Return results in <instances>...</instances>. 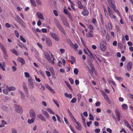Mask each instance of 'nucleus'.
<instances>
[{
    "mask_svg": "<svg viewBox=\"0 0 133 133\" xmlns=\"http://www.w3.org/2000/svg\"><path fill=\"white\" fill-rule=\"evenodd\" d=\"M54 22L57 28L64 35L66 34L65 31L62 25H61L59 22L56 19L54 20Z\"/></svg>",
    "mask_w": 133,
    "mask_h": 133,
    "instance_id": "f257e3e1",
    "label": "nucleus"
},
{
    "mask_svg": "<svg viewBox=\"0 0 133 133\" xmlns=\"http://www.w3.org/2000/svg\"><path fill=\"white\" fill-rule=\"evenodd\" d=\"M0 48L4 54V57L5 59H7L8 58V56L5 48L2 44L0 43Z\"/></svg>",
    "mask_w": 133,
    "mask_h": 133,
    "instance_id": "f03ea898",
    "label": "nucleus"
},
{
    "mask_svg": "<svg viewBox=\"0 0 133 133\" xmlns=\"http://www.w3.org/2000/svg\"><path fill=\"white\" fill-rule=\"evenodd\" d=\"M16 18L18 20L17 22L20 24L23 27L25 28L26 26V25L24 22L21 19L18 15L16 16Z\"/></svg>",
    "mask_w": 133,
    "mask_h": 133,
    "instance_id": "7ed1b4c3",
    "label": "nucleus"
},
{
    "mask_svg": "<svg viewBox=\"0 0 133 133\" xmlns=\"http://www.w3.org/2000/svg\"><path fill=\"white\" fill-rule=\"evenodd\" d=\"M14 107L15 108V111L18 113L21 114L23 112L22 107L19 105L15 104L14 105Z\"/></svg>",
    "mask_w": 133,
    "mask_h": 133,
    "instance_id": "20e7f679",
    "label": "nucleus"
},
{
    "mask_svg": "<svg viewBox=\"0 0 133 133\" xmlns=\"http://www.w3.org/2000/svg\"><path fill=\"white\" fill-rule=\"evenodd\" d=\"M108 11L110 16L111 19H116V16L114 15L112 13V10L110 9V7L109 6L107 7Z\"/></svg>",
    "mask_w": 133,
    "mask_h": 133,
    "instance_id": "39448f33",
    "label": "nucleus"
},
{
    "mask_svg": "<svg viewBox=\"0 0 133 133\" xmlns=\"http://www.w3.org/2000/svg\"><path fill=\"white\" fill-rule=\"evenodd\" d=\"M89 12L87 9L86 7L84 6L83 8V10L81 12V14L85 16H87L89 15Z\"/></svg>",
    "mask_w": 133,
    "mask_h": 133,
    "instance_id": "423d86ee",
    "label": "nucleus"
},
{
    "mask_svg": "<svg viewBox=\"0 0 133 133\" xmlns=\"http://www.w3.org/2000/svg\"><path fill=\"white\" fill-rule=\"evenodd\" d=\"M50 35L51 37L54 39L56 41H58L59 40V37L55 33L51 32Z\"/></svg>",
    "mask_w": 133,
    "mask_h": 133,
    "instance_id": "0eeeda50",
    "label": "nucleus"
},
{
    "mask_svg": "<svg viewBox=\"0 0 133 133\" xmlns=\"http://www.w3.org/2000/svg\"><path fill=\"white\" fill-rule=\"evenodd\" d=\"M30 116L34 118H35L36 115L35 111L31 109L30 111Z\"/></svg>",
    "mask_w": 133,
    "mask_h": 133,
    "instance_id": "6e6552de",
    "label": "nucleus"
},
{
    "mask_svg": "<svg viewBox=\"0 0 133 133\" xmlns=\"http://www.w3.org/2000/svg\"><path fill=\"white\" fill-rule=\"evenodd\" d=\"M100 47L101 50L102 51H105L107 49V47L102 43H100Z\"/></svg>",
    "mask_w": 133,
    "mask_h": 133,
    "instance_id": "1a4fd4ad",
    "label": "nucleus"
},
{
    "mask_svg": "<svg viewBox=\"0 0 133 133\" xmlns=\"http://www.w3.org/2000/svg\"><path fill=\"white\" fill-rule=\"evenodd\" d=\"M44 54L45 58L49 62H51V58L50 55L48 52H44Z\"/></svg>",
    "mask_w": 133,
    "mask_h": 133,
    "instance_id": "9d476101",
    "label": "nucleus"
},
{
    "mask_svg": "<svg viewBox=\"0 0 133 133\" xmlns=\"http://www.w3.org/2000/svg\"><path fill=\"white\" fill-rule=\"evenodd\" d=\"M132 62H129L126 68L127 70L129 71H130L132 68Z\"/></svg>",
    "mask_w": 133,
    "mask_h": 133,
    "instance_id": "9b49d317",
    "label": "nucleus"
},
{
    "mask_svg": "<svg viewBox=\"0 0 133 133\" xmlns=\"http://www.w3.org/2000/svg\"><path fill=\"white\" fill-rule=\"evenodd\" d=\"M45 40L47 45L49 46H52V43L50 39L49 38H46Z\"/></svg>",
    "mask_w": 133,
    "mask_h": 133,
    "instance_id": "f8f14e48",
    "label": "nucleus"
},
{
    "mask_svg": "<svg viewBox=\"0 0 133 133\" xmlns=\"http://www.w3.org/2000/svg\"><path fill=\"white\" fill-rule=\"evenodd\" d=\"M90 32H88L86 34L87 37L89 38L93 37H94L93 31L92 30H90Z\"/></svg>",
    "mask_w": 133,
    "mask_h": 133,
    "instance_id": "ddd939ff",
    "label": "nucleus"
},
{
    "mask_svg": "<svg viewBox=\"0 0 133 133\" xmlns=\"http://www.w3.org/2000/svg\"><path fill=\"white\" fill-rule=\"evenodd\" d=\"M28 84L29 85L30 88L31 89H33L34 88V83L32 80L30 79H29L28 81Z\"/></svg>",
    "mask_w": 133,
    "mask_h": 133,
    "instance_id": "4468645a",
    "label": "nucleus"
},
{
    "mask_svg": "<svg viewBox=\"0 0 133 133\" xmlns=\"http://www.w3.org/2000/svg\"><path fill=\"white\" fill-rule=\"evenodd\" d=\"M37 117L41 119L42 121H46V118L42 115L38 114L37 115Z\"/></svg>",
    "mask_w": 133,
    "mask_h": 133,
    "instance_id": "2eb2a0df",
    "label": "nucleus"
},
{
    "mask_svg": "<svg viewBox=\"0 0 133 133\" xmlns=\"http://www.w3.org/2000/svg\"><path fill=\"white\" fill-rule=\"evenodd\" d=\"M87 50L88 52V54H87L88 56L91 58H94V55L93 53L89 49H87Z\"/></svg>",
    "mask_w": 133,
    "mask_h": 133,
    "instance_id": "dca6fc26",
    "label": "nucleus"
},
{
    "mask_svg": "<svg viewBox=\"0 0 133 133\" xmlns=\"http://www.w3.org/2000/svg\"><path fill=\"white\" fill-rule=\"evenodd\" d=\"M6 88L8 91H11L15 90H16L15 88L13 86L9 87L8 86H7Z\"/></svg>",
    "mask_w": 133,
    "mask_h": 133,
    "instance_id": "f3484780",
    "label": "nucleus"
},
{
    "mask_svg": "<svg viewBox=\"0 0 133 133\" xmlns=\"http://www.w3.org/2000/svg\"><path fill=\"white\" fill-rule=\"evenodd\" d=\"M77 3L78 5V8L81 9H82L83 8V5H82V3L81 1H78L77 2Z\"/></svg>",
    "mask_w": 133,
    "mask_h": 133,
    "instance_id": "a211bd4d",
    "label": "nucleus"
},
{
    "mask_svg": "<svg viewBox=\"0 0 133 133\" xmlns=\"http://www.w3.org/2000/svg\"><path fill=\"white\" fill-rule=\"evenodd\" d=\"M109 4L110 5H111V6H112V8L113 9V10L115 12H118V11H119L118 10L116 9V6L112 2V3H111L110 4Z\"/></svg>",
    "mask_w": 133,
    "mask_h": 133,
    "instance_id": "6ab92c4d",
    "label": "nucleus"
},
{
    "mask_svg": "<svg viewBox=\"0 0 133 133\" xmlns=\"http://www.w3.org/2000/svg\"><path fill=\"white\" fill-rule=\"evenodd\" d=\"M37 15L40 19L43 20L44 19V17L42 14L39 12H38L37 13Z\"/></svg>",
    "mask_w": 133,
    "mask_h": 133,
    "instance_id": "aec40b11",
    "label": "nucleus"
},
{
    "mask_svg": "<svg viewBox=\"0 0 133 133\" xmlns=\"http://www.w3.org/2000/svg\"><path fill=\"white\" fill-rule=\"evenodd\" d=\"M23 87L25 93L28 94V89L26 86V84L25 83L23 82Z\"/></svg>",
    "mask_w": 133,
    "mask_h": 133,
    "instance_id": "412c9836",
    "label": "nucleus"
},
{
    "mask_svg": "<svg viewBox=\"0 0 133 133\" xmlns=\"http://www.w3.org/2000/svg\"><path fill=\"white\" fill-rule=\"evenodd\" d=\"M17 60L18 61L23 64H24L25 63V61L23 58L18 57Z\"/></svg>",
    "mask_w": 133,
    "mask_h": 133,
    "instance_id": "4be33fe9",
    "label": "nucleus"
},
{
    "mask_svg": "<svg viewBox=\"0 0 133 133\" xmlns=\"http://www.w3.org/2000/svg\"><path fill=\"white\" fill-rule=\"evenodd\" d=\"M63 24L66 27H68L69 28H70V26L68 24V22L66 20H64L63 21Z\"/></svg>",
    "mask_w": 133,
    "mask_h": 133,
    "instance_id": "5701e85b",
    "label": "nucleus"
},
{
    "mask_svg": "<svg viewBox=\"0 0 133 133\" xmlns=\"http://www.w3.org/2000/svg\"><path fill=\"white\" fill-rule=\"evenodd\" d=\"M71 43H72V48L74 49H75L76 51H77L78 50L77 49V48H78V46L77 44L75 43L74 44H73L71 42Z\"/></svg>",
    "mask_w": 133,
    "mask_h": 133,
    "instance_id": "b1692460",
    "label": "nucleus"
},
{
    "mask_svg": "<svg viewBox=\"0 0 133 133\" xmlns=\"http://www.w3.org/2000/svg\"><path fill=\"white\" fill-rule=\"evenodd\" d=\"M76 124L78 126H76V127L77 130H81L82 128V127L81 124L79 122H76Z\"/></svg>",
    "mask_w": 133,
    "mask_h": 133,
    "instance_id": "393cba45",
    "label": "nucleus"
},
{
    "mask_svg": "<svg viewBox=\"0 0 133 133\" xmlns=\"http://www.w3.org/2000/svg\"><path fill=\"white\" fill-rule=\"evenodd\" d=\"M10 51H11L12 53H13L14 54H15L16 55L18 56V52L15 49H11L10 50Z\"/></svg>",
    "mask_w": 133,
    "mask_h": 133,
    "instance_id": "a878e982",
    "label": "nucleus"
},
{
    "mask_svg": "<svg viewBox=\"0 0 133 133\" xmlns=\"http://www.w3.org/2000/svg\"><path fill=\"white\" fill-rule=\"evenodd\" d=\"M2 65L1 66V67L0 68H1L2 69V70L3 71H5V63L4 62H1Z\"/></svg>",
    "mask_w": 133,
    "mask_h": 133,
    "instance_id": "bb28decb",
    "label": "nucleus"
},
{
    "mask_svg": "<svg viewBox=\"0 0 133 133\" xmlns=\"http://www.w3.org/2000/svg\"><path fill=\"white\" fill-rule=\"evenodd\" d=\"M122 109L124 110H125L128 109V106L127 105L125 104H122Z\"/></svg>",
    "mask_w": 133,
    "mask_h": 133,
    "instance_id": "cd10ccee",
    "label": "nucleus"
},
{
    "mask_svg": "<svg viewBox=\"0 0 133 133\" xmlns=\"http://www.w3.org/2000/svg\"><path fill=\"white\" fill-rule=\"evenodd\" d=\"M35 119V118H32V119H28V123L30 124H31L34 123V120Z\"/></svg>",
    "mask_w": 133,
    "mask_h": 133,
    "instance_id": "c85d7f7f",
    "label": "nucleus"
},
{
    "mask_svg": "<svg viewBox=\"0 0 133 133\" xmlns=\"http://www.w3.org/2000/svg\"><path fill=\"white\" fill-rule=\"evenodd\" d=\"M115 111L117 117H120V115L118 110L117 109H116Z\"/></svg>",
    "mask_w": 133,
    "mask_h": 133,
    "instance_id": "c756f323",
    "label": "nucleus"
},
{
    "mask_svg": "<svg viewBox=\"0 0 133 133\" xmlns=\"http://www.w3.org/2000/svg\"><path fill=\"white\" fill-rule=\"evenodd\" d=\"M31 5L35 7L36 6V2L34 0H30Z\"/></svg>",
    "mask_w": 133,
    "mask_h": 133,
    "instance_id": "7c9ffc66",
    "label": "nucleus"
},
{
    "mask_svg": "<svg viewBox=\"0 0 133 133\" xmlns=\"http://www.w3.org/2000/svg\"><path fill=\"white\" fill-rule=\"evenodd\" d=\"M124 122L125 124V125L126 126H127V127L128 128V127H129L130 126V125L129 124V123H128L127 121L125 119H124Z\"/></svg>",
    "mask_w": 133,
    "mask_h": 133,
    "instance_id": "2f4dec72",
    "label": "nucleus"
},
{
    "mask_svg": "<svg viewBox=\"0 0 133 133\" xmlns=\"http://www.w3.org/2000/svg\"><path fill=\"white\" fill-rule=\"evenodd\" d=\"M106 40L107 42H109L110 40V36L108 34L106 35Z\"/></svg>",
    "mask_w": 133,
    "mask_h": 133,
    "instance_id": "473e14b6",
    "label": "nucleus"
},
{
    "mask_svg": "<svg viewBox=\"0 0 133 133\" xmlns=\"http://www.w3.org/2000/svg\"><path fill=\"white\" fill-rule=\"evenodd\" d=\"M79 71L78 69L77 68H75L74 70V73L76 75H77L78 74V72H79Z\"/></svg>",
    "mask_w": 133,
    "mask_h": 133,
    "instance_id": "72a5a7b5",
    "label": "nucleus"
},
{
    "mask_svg": "<svg viewBox=\"0 0 133 133\" xmlns=\"http://www.w3.org/2000/svg\"><path fill=\"white\" fill-rule=\"evenodd\" d=\"M20 39L24 43H25L26 42V41L25 39L23 37L21 36H20Z\"/></svg>",
    "mask_w": 133,
    "mask_h": 133,
    "instance_id": "f704fd0d",
    "label": "nucleus"
},
{
    "mask_svg": "<svg viewBox=\"0 0 133 133\" xmlns=\"http://www.w3.org/2000/svg\"><path fill=\"white\" fill-rule=\"evenodd\" d=\"M108 28L109 30H111L112 29V26L110 22H109L108 23Z\"/></svg>",
    "mask_w": 133,
    "mask_h": 133,
    "instance_id": "c9c22d12",
    "label": "nucleus"
},
{
    "mask_svg": "<svg viewBox=\"0 0 133 133\" xmlns=\"http://www.w3.org/2000/svg\"><path fill=\"white\" fill-rule=\"evenodd\" d=\"M92 23L95 25L97 24V22L96 19L95 18H93L92 21Z\"/></svg>",
    "mask_w": 133,
    "mask_h": 133,
    "instance_id": "e433bc0d",
    "label": "nucleus"
},
{
    "mask_svg": "<svg viewBox=\"0 0 133 133\" xmlns=\"http://www.w3.org/2000/svg\"><path fill=\"white\" fill-rule=\"evenodd\" d=\"M39 72L41 75L43 77H45V75L44 73V72L42 70H40L39 71Z\"/></svg>",
    "mask_w": 133,
    "mask_h": 133,
    "instance_id": "4c0bfd02",
    "label": "nucleus"
},
{
    "mask_svg": "<svg viewBox=\"0 0 133 133\" xmlns=\"http://www.w3.org/2000/svg\"><path fill=\"white\" fill-rule=\"evenodd\" d=\"M64 12L65 14L67 15H68L70 14L69 11L67 9H64Z\"/></svg>",
    "mask_w": 133,
    "mask_h": 133,
    "instance_id": "58836bf2",
    "label": "nucleus"
},
{
    "mask_svg": "<svg viewBox=\"0 0 133 133\" xmlns=\"http://www.w3.org/2000/svg\"><path fill=\"white\" fill-rule=\"evenodd\" d=\"M47 110L48 111L50 112V114H54V113L52 109L49 108H47Z\"/></svg>",
    "mask_w": 133,
    "mask_h": 133,
    "instance_id": "ea45409f",
    "label": "nucleus"
},
{
    "mask_svg": "<svg viewBox=\"0 0 133 133\" xmlns=\"http://www.w3.org/2000/svg\"><path fill=\"white\" fill-rule=\"evenodd\" d=\"M14 33L15 34L16 36L17 37H18L19 36V34L18 31L17 30H15L14 31Z\"/></svg>",
    "mask_w": 133,
    "mask_h": 133,
    "instance_id": "a19ab883",
    "label": "nucleus"
},
{
    "mask_svg": "<svg viewBox=\"0 0 133 133\" xmlns=\"http://www.w3.org/2000/svg\"><path fill=\"white\" fill-rule=\"evenodd\" d=\"M36 2L38 5H42V3L40 0H36Z\"/></svg>",
    "mask_w": 133,
    "mask_h": 133,
    "instance_id": "79ce46f5",
    "label": "nucleus"
},
{
    "mask_svg": "<svg viewBox=\"0 0 133 133\" xmlns=\"http://www.w3.org/2000/svg\"><path fill=\"white\" fill-rule=\"evenodd\" d=\"M85 68L87 69V70H88L90 74L91 73V70L90 69L89 66L87 65H86V66H85Z\"/></svg>",
    "mask_w": 133,
    "mask_h": 133,
    "instance_id": "37998d69",
    "label": "nucleus"
},
{
    "mask_svg": "<svg viewBox=\"0 0 133 133\" xmlns=\"http://www.w3.org/2000/svg\"><path fill=\"white\" fill-rule=\"evenodd\" d=\"M3 93L5 95H7L8 94L7 90L5 89H4L3 90Z\"/></svg>",
    "mask_w": 133,
    "mask_h": 133,
    "instance_id": "c03bdc74",
    "label": "nucleus"
},
{
    "mask_svg": "<svg viewBox=\"0 0 133 133\" xmlns=\"http://www.w3.org/2000/svg\"><path fill=\"white\" fill-rule=\"evenodd\" d=\"M105 100L107 101V102L109 104H111V102L110 99L109 98V97L105 99Z\"/></svg>",
    "mask_w": 133,
    "mask_h": 133,
    "instance_id": "a18cd8bd",
    "label": "nucleus"
},
{
    "mask_svg": "<svg viewBox=\"0 0 133 133\" xmlns=\"http://www.w3.org/2000/svg\"><path fill=\"white\" fill-rule=\"evenodd\" d=\"M105 100L107 101V102L109 104H111V102L110 99L109 98V97L105 99Z\"/></svg>",
    "mask_w": 133,
    "mask_h": 133,
    "instance_id": "49530a36",
    "label": "nucleus"
},
{
    "mask_svg": "<svg viewBox=\"0 0 133 133\" xmlns=\"http://www.w3.org/2000/svg\"><path fill=\"white\" fill-rule=\"evenodd\" d=\"M89 116L90 117L89 119L91 120H92L94 119V118L92 115L91 114H89Z\"/></svg>",
    "mask_w": 133,
    "mask_h": 133,
    "instance_id": "de8ad7c7",
    "label": "nucleus"
},
{
    "mask_svg": "<svg viewBox=\"0 0 133 133\" xmlns=\"http://www.w3.org/2000/svg\"><path fill=\"white\" fill-rule=\"evenodd\" d=\"M91 66L90 67L91 68V73H93V72H94V71L95 70V69L93 67V65L91 64Z\"/></svg>",
    "mask_w": 133,
    "mask_h": 133,
    "instance_id": "09e8293b",
    "label": "nucleus"
},
{
    "mask_svg": "<svg viewBox=\"0 0 133 133\" xmlns=\"http://www.w3.org/2000/svg\"><path fill=\"white\" fill-rule=\"evenodd\" d=\"M45 85L46 87L49 90H50L52 88L51 87L47 84H46Z\"/></svg>",
    "mask_w": 133,
    "mask_h": 133,
    "instance_id": "8fccbe9b",
    "label": "nucleus"
},
{
    "mask_svg": "<svg viewBox=\"0 0 133 133\" xmlns=\"http://www.w3.org/2000/svg\"><path fill=\"white\" fill-rule=\"evenodd\" d=\"M70 59L73 61L75 63L76 62L75 58L73 56H71L70 57Z\"/></svg>",
    "mask_w": 133,
    "mask_h": 133,
    "instance_id": "3c124183",
    "label": "nucleus"
},
{
    "mask_svg": "<svg viewBox=\"0 0 133 133\" xmlns=\"http://www.w3.org/2000/svg\"><path fill=\"white\" fill-rule=\"evenodd\" d=\"M67 86L69 88L71 91H72L73 90L72 88L71 87L70 84L69 83H68L67 84H66Z\"/></svg>",
    "mask_w": 133,
    "mask_h": 133,
    "instance_id": "603ef678",
    "label": "nucleus"
},
{
    "mask_svg": "<svg viewBox=\"0 0 133 133\" xmlns=\"http://www.w3.org/2000/svg\"><path fill=\"white\" fill-rule=\"evenodd\" d=\"M12 133H17L16 129L14 128H13L12 129Z\"/></svg>",
    "mask_w": 133,
    "mask_h": 133,
    "instance_id": "864d4df0",
    "label": "nucleus"
},
{
    "mask_svg": "<svg viewBox=\"0 0 133 133\" xmlns=\"http://www.w3.org/2000/svg\"><path fill=\"white\" fill-rule=\"evenodd\" d=\"M89 28L92 31L94 30V28L93 26L91 25H90L88 26Z\"/></svg>",
    "mask_w": 133,
    "mask_h": 133,
    "instance_id": "5fc2aeb1",
    "label": "nucleus"
},
{
    "mask_svg": "<svg viewBox=\"0 0 133 133\" xmlns=\"http://www.w3.org/2000/svg\"><path fill=\"white\" fill-rule=\"evenodd\" d=\"M56 116L57 118L58 121L59 122H61V121L60 117L57 115H56Z\"/></svg>",
    "mask_w": 133,
    "mask_h": 133,
    "instance_id": "6e6d98bb",
    "label": "nucleus"
},
{
    "mask_svg": "<svg viewBox=\"0 0 133 133\" xmlns=\"http://www.w3.org/2000/svg\"><path fill=\"white\" fill-rule=\"evenodd\" d=\"M12 69L13 71H15L17 70L15 66H13L12 68Z\"/></svg>",
    "mask_w": 133,
    "mask_h": 133,
    "instance_id": "4d7b16f0",
    "label": "nucleus"
},
{
    "mask_svg": "<svg viewBox=\"0 0 133 133\" xmlns=\"http://www.w3.org/2000/svg\"><path fill=\"white\" fill-rule=\"evenodd\" d=\"M24 74L26 77H29V74L28 72H25Z\"/></svg>",
    "mask_w": 133,
    "mask_h": 133,
    "instance_id": "13d9d810",
    "label": "nucleus"
},
{
    "mask_svg": "<svg viewBox=\"0 0 133 133\" xmlns=\"http://www.w3.org/2000/svg\"><path fill=\"white\" fill-rule=\"evenodd\" d=\"M53 12L55 15L56 16H58V14L57 12V11L56 10H54L53 11Z\"/></svg>",
    "mask_w": 133,
    "mask_h": 133,
    "instance_id": "bf43d9fd",
    "label": "nucleus"
},
{
    "mask_svg": "<svg viewBox=\"0 0 133 133\" xmlns=\"http://www.w3.org/2000/svg\"><path fill=\"white\" fill-rule=\"evenodd\" d=\"M69 80L70 81V83L71 84H72L74 83V80L72 78H69Z\"/></svg>",
    "mask_w": 133,
    "mask_h": 133,
    "instance_id": "052dcab7",
    "label": "nucleus"
},
{
    "mask_svg": "<svg viewBox=\"0 0 133 133\" xmlns=\"http://www.w3.org/2000/svg\"><path fill=\"white\" fill-rule=\"evenodd\" d=\"M76 101V99L75 98H73L71 100V102L72 103H75Z\"/></svg>",
    "mask_w": 133,
    "mask_h": 133,
    "instance_id": "680f3d73",
    "label": "nucleus"
},
{
    "mask_svg": "<svg viewBox=\"0 0 133 133\" xmlns=\"http://www.w3.org/2000/svg\"><path fill=\"white\" fill-rule=\"evenodd\" d=\"M46 73L48 76L50 77V76L51 74L49 71H46Z\"/></svg>",
    "mask_w": 133,
    "mask_h": 133,
    "instance_id": "e2e57ef3",
    "label": "nucleus"
},
{
    "mask_svg": "<svg viewBox=\"0 0 133 133\" xmlns=\"http://www.w3.org/2000/svg\"><path fill=\"white\" fill-rule=\"evenodd\" d=\"M92 121H90L89 122H88L87 123V126L88 127L90 126V124H91L92 123Z\"/></svg>",
    "mask_w": 133,
    "mask_h": 133,
    "instance_id": "0e129e2a",
    "label": "nucleus"
},
{
    "mask_svg": "<svg viewBox=\"0 0 133 133\" xmlns=\"http://www.w3.org/2000/svg\"><path fill=\"white\" fill-rule=\"evenodd\" d=\"M100 104V103L98 101L95 103V105L97 107L99 106Z\"/></svg>",
    "mask_w": 133,
    "mask_h": 133,
    "instance_id": "69168bd1",
    "label": "nucleus"
},
{
    "mask_svg": "<svg viewBox=\"0 0 133 133\" xmlns=\"http://www.w3.org/2000/svg\"><path fill=\"white\" fill-rule=\"evenodd\" d=\"M68 17L72 21H73V18H72L70 14L68 15Z\"/></svg>",
    "mask_w": 133,
    "mask_h": 133,
    "instance_id": "338daca9",
    "label": "nucleus"
},
{
    "mask_svg": "<svg viewBox=\"0 0 133 133\" xmlns=\"http://www.w3.org/2000/svg\"><path fill=\"white\" fill-rule=\"evenodd\" d=\"M1 122L3 124H4V125H5V124H7V123L4 120H2L1 121Z\"/></svg>",
    "mask_w": 133,
    "mask_h": 133,
    "instance_id": "774afa93",
    "label": "nucleus"
}]
</instances>
